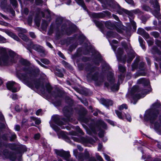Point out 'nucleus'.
Listing matches in <instances>:
<instances>
[{"mask_svg":"<svg viewBox=\"0 0 161 161\" xmlns=\"http://www.w3.org/2000/svg\"><path fill=\"white\" fill-rule=\"evenodd\" d=\"M51 126L56 131L59 132L58 135L59 138H62L67 142L70 143V140L69 136L70 135V133H68L66 132L60 131V129L56 125H55L52 123L50 124Z\"/></svg>","mask_w":161,"mask_h":161,"instance_id":"obj_1","label":"nucleus"},{"mask_svg":"<svg viewBox=\"0 0 161 161\" xmlns=\"http://www.w3.org/2000/svg\"><path fill=\"white\" fill-rule=\"evenodd\" d=\"M1 50L3 52V55L0 57V65H6L12 63L13 57H9L6 54L4 48H2Z\"/></svg>","mask_w":161,"mask_h":161,"instance_id":"obj_2","label":"nucleus"},{"mask_svg":"<svg viewBox=\"0 0 161 161\" xmlns=\"http://www.w3.org/2000/svg\"><path fill=\"white\" fill-rule=\"evenodd\" d=\"M158 114V113H155L152 111L147 110L146 112L145 116L152 121V120L155 119L157 117Z\"/></svg>","mask_w":161,"mask_h":161,"instance_id":"obj_3","label":"nucleus"},{"mask_svg":"<svg viewBox=\"0 0 161 161\" xmlns=\"http://www.w3.org/2000/svg\"><path fill=\"white\" fill-rule=\"evenodd\" d=\"M151 4L153 5L154 8H156L157 9L156 10L154 11L153 12V14L157 17L159 14V11L160 10L158 2L157 0H154V2L153 1H151Z\"/></svg>","mask_w":161,"mask_h":161,"instance_id":"obj_4","label":"nucleus"},{"mask_svg":"<svg viewBox=\"0 0 161 161\" xmlns=\"http://www.w3.org/2000/svg\"><path fill=\"white\" fill-rule=\"evenodd\" d=\"M16 84L13 81H9L7 83V88L11 90L13 92H16L17 89L14 87Z\"/></svg>","mask_w":161,"mask_h":161,"instance_id":"obj_5","label":"nucleus"},{"mask_svg":"<svg viewBox=\"0 0 161 161\" xmlns=\"http://www.w3.org/2000/svg\"><path fill=\"white\" fill-rule=\"evenodd\" d=\"M55 152L57 155L64 158H66L69 155V152H66L63 150H56Z\"/></svg>","mask_w":161,"mask_h":161,"instance_id":"obj_6","label":"nucleus"},{"mask_svg":"<svg viewBox=\"0 0 161 161\" xmlns=\"http://www.w3.org/2000/svg\"><path fill=\"white\" fill-rule=\"evenodd\" d=\"M119 13L120 14H122L124 13H125L127 14L129 16L131 17H132L133 15V12H132V10L129 11L124 8L120 9Z\"/></svg>","mask_w":161,"mask_h":161,"instance_id":"obj_7","label":"nucleus"},{"mask_svg":"<svg viewBox=\"0 0 161 161\" xmlns=\"http://www.w3.org/2000/svg\"><path fill=\"white\" fill-rule=\"evenodd\" d=\"M52 119L54 122L59 126H60L62 125H66V123L68 122L67 121L64 123H63L61 122H60L59 121V117L58 115H54L52 117Z\"/></svg>","mask_w":161,"mask_h":161,"instance_id":"obj_8","label":"nucleus"},{"mask_svg":"<svg viewBox=\"0 0 161 161\" xmlns=\"http://www.w3.org/2000/svg\"><path fill=\"white\" fill-rule=\"evenodd\" d=\"M70 108L69 107H65L63 109V112L65 116H66L68 118V120L69 121V116L70 114Z\"/></svg>","mask_w":161,"mask_h":161,"instance_id":"obj_9","label":"nucleus"},{"mask_svg":"<svg viewBox=\"0 0 161 161\" xmlns=\"http://www.w3.org/2000/svg\"><path fill=\"white\" fill-rule=\"evenodd\" d=\"M33 48L36 51L41 53H44V50L43 47L38 45H35L33 47Z\"/></svg>","mask_w":161,"mask_h":161,"instance_id":"obj_10","label":"nucleus"},{"mask_svg":"<svg viewBox=\"0 0 161 161\" xmlns=\"http://www.w3.org/2000/svg\"><path fill=\"white\" fill-rule=\"evenodd\" d=\"M102 103L103 104L107 106L111 105L113 104L112 101L108 100H106L104 99H102Z\"/></svg>","mask_w":161,"mask_h":161,"instance_id":"obj_11","label":"nucleus"},{"mask_svg":"<svg viewBox=\"0 0 161 161\" xmlns=\"http://www.w3.org/2000/svg\"><path fill=\"white\" fill-rule=\"evenodd\" d=\"M152 52L154 54H157L160 56V58L159 59H157V60H161V52L156 47H154L152 49Z\"/></svg>","mask_w":161,"mask_h":161,"instance_id":"obj_12","label":"nucleus"},{"mask_svg":"<svg viewBox=\"0 0 161 161\" xmlns=\"http://www.w3.org/2000/svg\"><path fill=\"white\" fill-rule=\"evenodd\" d=\"M17 76L20 80H29L28 78V74L23 75L20 74H17Z\"/></svg>","mask_w":161,"mask_h":161,"instance_id":"obj_13","label":"nucleus"},{"mask_svg":"<svg viewBox=\"0 0 161 161\" xmlns=\"http://www.w3.org/2000/svg\"><path fill=\"white\" fill-rule=\"evenodd\" d=\"M7 34L8 35L10 36L11 37L14 39L16 40L17 41H19V38L18 37L15 35H14L13 33L9 31H7L6 32Z\"/></svg>","mask_w":161,"mask_h":161,"instance_id":"obj_14","label":"nucleus"},{"mask_svg":"<svg viewBox=\"0 0 161 161\" xmlns=\"http://www.w3.org/2000/svg\"><path fill=\"white\" fill-rule=\"evenodd\" d=\"M113 76V74L112 73H110L108 77V80L112 83H113L114 80V79Z\"/></svg>","mask_w":161,"mask_h":161,"instance_id":"obj_15","label":"nucleus"},{"mask_svg":"<svg viewBox=\"0 0 161 161\" xmlns=\"http://www.w3.org/2000/svg\"><path fill=\"white\" fill-rule=\"evenodd\" d=\"M107 35L108 37H115L117 36L116 33H114L112 31H110L107 32Z\"/></svg>","mask_w":161,"mask_h":161,"instance_id":"obj_16","label":"nucleus"},{"mask_svg":"<svg viewBox=\"0 0 161 161\" xmlns=\"http://www.w3.org/2000/svg\"><path fill=\"white\" fill-rule=\"evenodd\" d=\"M141 97H140L138 96H136L135 97L132 96V98L133 100L132 101L131 103H133L134 104H135L136 103L137 100Z\"/></svg>","mask_w":161,"mask_h":161,"instance_id":"obj_17","label":"nucleus"},{"mask_svg":"<svg viewBox=\"0 0 161 161\" xmlns=\"http://www.w3.org/2000/svg\"><path fill=\"white\" fill-rule=\"evenodd\" d=\"M146 81L147 82V84H148L149 83V81H147V80H146L144 79V78H142L138 80L137 82L139 84H145Z\"/></svg>","mask_w":161,"mask_h":161,"instance_id":"obj_18","label":"nucleus"},{"mask_svg":"<svg viewBox=\"0 0 161 161\" xmlns=\"http://www.w3.org/2000/svg\"><path fill=\"white\" fill-rule=\"evenodd\" d=\"M145 32L144 30L142 28H139L137 31V33L142 36Z\"/></svg>","mask_w":161,"mask_h":161,"instance_id":"obj_19","label":"nucleus"},{"mask_svg":"<svg viewBox=\"0 0 161 161\" xmlns=\"http://www.w3.org/2000/svg\"><path fill=\"white\" fill-rule=\"evenodd\" d=\"M123 51L121 48H119L118 50L117 53H116L117 57L118 58L119 57L121 54H123Z\"/></svg>","mask_w":161,"mask_h":161,"instance_id":"obj_20","label":"nucleus"},{"mask_svg":"<svg viewBox=\"0 0 161 161\" xmlns=\"http://www.w3.org/2000/svg\"><path fill=\"white\" fill-rule=\"evenodd\" d=\"M19 36L22 39L25 41H27L28 40V38L27 36L23 34H19Z\"/></svg>","mask_w":161,"mask_h":161,"instance_id":"obj_21","label":"nucleus"},{"mask_svg":"<svg viewBox=\"0 0 161 161\" xmlns=\"http://www.w3.org/2000/svg\"><path fill=\"white\" fill-rule=\"evenodd\" d=\"M31 119L32 120L35 121V123L36 124H39L41 123V120L39 119H37L34 117H31Z\"/></svg>","mask_w":161,"mask_h":161,"instance_id":"obj_22","label":"nucleus"},{"mask_svg":"<svg viewBox=\"0 0 161 161\" xmlns=\"http://www.w3.org/2000/svg\"><path fill=\"white\" fill-rule=\"evenodd\" d=\"M47 22L46 21H43L42 25V29L44 30H46L47 28Z\"/></svg>","mask_w":161,"mask_h":161,"instance_id":"obj_23","label":"nucleus"},{"mask_svg":"<svg viewBox=\"0 0 161 161\" xmlns=\"http://www.w3.org/2000/svg\"><path fill=\"white\" fill-rule=\"evenodd\" d=\"M129 59L127 60V61L128 63H130L134 58V56L132 54H130L128 55Z\"/></svg>","mask_w":161,"mask_h":161,"instance_id":"obj_24","label":"nucleus"},{"mask_svg":"<svg viewBox=\"0 0 161 161\" xmlns=\"http://www.w3.org/2000/svg\"><path fill=\"white\" fill-rule=\"evenodd\" d=\"M133 14H141L142 12L140 10L138 9H137L132 10Z\"/></svg>","mask_w":161,"mask_h":161,"instance_id":"obj_25","label":"nucleus"},{"mask_svg":"<svg viewBox=\"0 0 161 161\" xmlns=\"http://www.w3.org/2000/svg\"><path fill=\"white\" fill-rule=\"evenodd\" d=\"M78 3L81 5L84 9H86V7L84 4V2L82 0H79Z\"/></svg>","mask_w":161,"mask_h":161,"instance_id":"obj_26","label":"nucleus"},{"mask_svg":"<svg viewBox=\"0 0 161 161\" xmlns=\"http://www.w3.org/2000/svg\"><path fill=\"white\" fill-rule=\"evenodd\" d=\"M127 105L125 104H123L121 106H120L119 107V109L120 110H122L124 108H125L126 109H127Z\"/></svg>","mask_w":161,"mask_h":161,"instance_id":"obj_27","label":"nucleus"},{"mask_svg":"<svg viewBox=\"0 0 161 161\" xmlns=\"http://www.w3.org/2000/svg\"><path fill=\"white\" fill-rule=\"evenodd\" d=\"M92 80L95 81H97L98 80L99 78H98L97 74H95V75L92 76Z\"/></svg>","mask_w":161,"mask_h":161,"instance_id":"obj_28","label":"nucleus"},{"mask_svg":"<svg viewBox=\"0 0 161 161\" xmlns=\"http://www.w3.org/2000/svg\"><path fill=\"white\" fill-rule=\"evenodd\" d=\"M115 112H116V113L117 114V115L119 119H123V117L121 116V113L120 112L117 110H116Z\"/></svg>","mask_w":161,"mask_h":161,"instance_id":"obj_29","label":"nucleus"},{"mask_svg":"<svg viewBox=\"0 0 161 161\" xmlns=\"http://www.w3.org/2000/svg\"><path fill=\"white\" fill-rule=\"evenodd\" d=\"M119 89L118 86L117 85H114L111 88V90L113 91H117Z\"/></svg>","mask_w":161,"mask_h":161,"instance_id":"obj_30","label":"nucleus"},{"mask_svg":"<svg viewBox=\"0 0 161 161\" xmlns=\"http://www.w3.org/2000/svg\"><path fill=\"white\" fill-rule=\"evenodd\" d=\"M41 61L42 63L46 64H47L49 63V61L46 59H42Z\"/></svg>","mask_w":161,"mask_h":161,"instance_id":"obj_31","label":"nucleus"},{"mask_svg":"<svg viewBox=\"0 0 161 161\" xmlns=\"http://www.w3.org/2000/svg\"><path fill=\"white\" fill-rule=\"evenodd\" d=\"M119 71L121 72H123L125 71V68L123 66L119 65Z\"/></svg>","mask_w":161,"mask_h":161,"instance_id":"obj_32","label":"nucleus"},{"mask_svg":"<svg viewBox=\"0 0 161 161\" xmlns=\"http://www.w3.org/2000/svg\"><path fill=\"white\" fill-rule=\"evenodd\" d=\"M125 117L127 120L129 121H130L131 120V118L130 115L128 114L127 113L126 114H125Z\"/></svg>","mask_w":161,"mask_h":161,"instance_id":"obj_33","label":"nucleus"},{"mask_svg":"<svg viewBox=\"0 0 161 161\" xmlns=\"http://www.w3.org/2000/svg\"><path fill=\"white\" fill-rule=\"evenodd\" d=\"M143 9L145 10L148 11L150 10V8L149 7L145 5H144L142 7Z\"/></svg>","mask_w":161,"mask_h":161,"instance_id":"obj_34","label":"nucleus"},{"mask_svg":"<svg viewBox=\"0 0 161 161\" xmlns=\"http://www.w3.org/2000/svg\"><path fill=\"white\" fill-rule=\"evenodd\" d=\"M151 34L154 36L155 37H158L159 36L158 33L156 32H152L151 33Z\"/></svg>","mask_w":161,"mask_h":161,"instance_id":"obj_35","label":"nucleus"},{"mask_svg":"<svg viewBox=\"0 0 161 161\" xmlns=\"http://www.w3.org/2000/svg\"><path fill=\"white\" fill-rule=\"evenodd\" d=\"M142 36L146 39H148L149 37V34L146 32Z\"/></svg>","mask_w":161,"mask_h":161,"instance_id":"obj_36","label":"nucleus"},{"mask_svg":"<svg viewBox=\"0 0 161 161\" xmlns=\"http://www.w3.org/2000/svg\"><path fill=\"white\" fill-rule=\"evenodd\" d=\"M105 157V158L108 161H111L110 158L109 157L108 155L106 154L105 153H103Z\"/></svg>","mask_w":161,"mask_h":161,"instance_id":"obj_37","label":"nucleus"},{"mask_svg":"<svg viewBox=\"0 0 161 161\" xmlns=\"http://www.w3.org/2000/svg\"><path fill=\"white\" fill-rule=\"evenodd\" d=\"M59 56L63 59H65V57L64 55L60 51H58V53Z\"/></svg>","mask_w":161,"mask_h":161,"instance_id":"obj_38","label":"nucleus"},{"mask_svg":"<svg viewBox=\"0 0 161 161\" xmlns=\"http://www.w3.org/2000/svg\"><path fill=\"white\" fill-rule=\"evenodd\" d=\"M93 17L94 18H100V16L98 14L93 13L92 14Z\"/></svg>","mask_w":161,"mask_h":161,"instance_id":"obj_39","label":"nucleus"},{"mask_svg":"<svg viewBox=\"0 0 161 161\" xmlns=\"http://www.w3.org/2000/svg\"><path fill=\"white\" fill-rule=\"evenodd\" d=\"M95 24L97 27H101L102 25V23L99 21L96 22Z\"/></svg>","mask_w":161,"mask_h":161,"instance_id":"obj_40","label":"nucleus"},{"mask_svg":"<svg viewBox=\"0 0 161 161\" xmlns=\"http://www.w3.org/2000/svg\"><path fill=\"white\" fill-rule=\"evenodd\" d=\"M101 123V125L102 126V127L104 128H106V125L102 121H100Z\"/></svg>","mask_w":161,"mask_h":161,"instance_id":"obj_41","label":"nucleus"},{"mask_svg":"<svg viewBox=\"0 0 161 161\" xmlns=\"http://www.w3.org/2000/svg\"><path fill=\"white\" fill-rule=\"evenodd\" d=\"M47 88L48 92L50 93L52 89L51 86L50 85H47Z\"/></svg>","mask_w":161,"mask_h":161,"instance_id":"obj_42","label":"nucleus"},{"mask_svg":"<svg viewBox=\"0 0 161 161\" xmlns=\"http://www.w3.org/2000/svg\"><path fill=\"white\" fill-rule=\"evenodd\" d=\"M62 64L63 65H64L65 67H67L69 65V64H68L67 62L64 61H62Z\"/></svg>","mask_w":161,"mask_h":161,"instance_id":"obj_43","label":"nucleus"},{"mask_svg":"<svg viewBox=\"0 0 161 161\" xmlns=\"http://www.w3.org/2000/svg\"><path fill=\"white\" fill-rule=\"evenodd\" d=\"M11 3L14 5L15 6L17 4L16 0H10Z\"/></svg>","mask_w":161,"mask_h":161,"instance_id":"obj_44","label":"nucleus"},{"mask_svg":"<svg viewBox=\"0 0 161 161\" xmlns=\"http://www.w3.org/2000/svg\"><path fill=\"white\" fill-rule=\"evenodd\" d=\"M125 1L128 3L131 4H133V1L132 0H125Z\"/></svg>","mask_w":161,"mask_h":161,"instance_id":"obj_45","label":"nucleus"},{"mask_svg":"<svg viewBox=\"0 0 161 161\" xmlns=\"http://www.w3.org/2000/svg\"><path fill=\"white\" fill-rule=\"evenodd\" d=\"M40 136V134H37L35 135L34 136V138L35 140H37L39 138Z\"/></svg>","mask_w":161,"mask_h":161,"instance_id":"obj_46","label":"nucleus"},{"mask_svg":"<svg viewBox=\"0 0 161 161\" xmlns=\"http://www.w3.org/2000/svg\"><path fill=\"white\" fill-rule=\"evenodd\" d=\"M73 29H74V30H75L77 29V27L75 25L71 24V32L72 31Z\"/></svg>","mask_w":161,"mask_h":161,"instance_id":"obj_47","label":"nucleus"},{"mask_svg":"<svg viewBox=\"0 0 161 161\" xmlns=\"http://www.w3.org/2000/svg\"><path fill=\"white\" fill-rule=\"evenodd\" d=\"M10 159L11 160L14 161L16 159V157L14 155H13L10 157Z\"/></svg>","mask_w":161,"mask_h":161,"instance_id":"obj_48","label":"nucleus"},{"mask_svg":"<svg viewBox=\"0 0 161 161\" xmlns=\"http://www.w3.org/2000/svg\"><path fill=\"white\" fill-rule=\"evenodd\" d=\"M30 36L32 38H35L36 37V36L34 33L33 32H30Z\"/></svg>","mask_w":161,"mask_h":161,"instance_id":"obj_49","label":"nucleus"},{"mask_svg":"<svg viewBox=\"0 0 161 161\" xmlns=\"http://www.w3.org/2000/svg\"><path fill=\"white\" fill-rule=\"evenodd\" d=\"M35 23L37 26L39 27V26L40 23L39 20H35Z\"/></svg>","mask_w":161,"mask_h":161,"instance_id":"obj_50","label":"nucleus"},{"mask_svg":"<svg viewBox=\"0 0 161 161\" xmlns=\"http://www.w3.org/2000/svg\"><path fill=\"white\" fill-rule=\"evenodd\" d=\"M15 109L17 111L19 112L20 110V108L18 106H16L15 107Z\"/></svg>","mask_w":161,"mask_h":161,"instance_id":"obj_51","label":"nucleus"},{"mask_svg":"<svg viewBox=\"0 0 161 161\" xmlns=\"http://www.w3.org/2000/svg\"><path fill=\"white\" fill-rule=\"evenodd\" d=\"M104 132L103 131H100L99 133V136L100 137H102L103 136Z\"/></svg>","mask_w":161,"mask_h":161,"instance_id":"obj_52","label":"nucleus"},{"mask_svg":"<svg viewBox=\"0 0 161 161\" xmlns=\"http://www.w3.org/2000/svg\"><path fill=\"white\" fill-rule=\"evenodd\" d=\"M81 102L84 104V105L86 106H87L88 105V103L86 100H85L84 101H81Z\"/></svg>","mask_w":161,"mask_h":161,"instance_id":"obj_53","label":"nucleus"},{"mask_svg":"<svg viewBox=\"0 0 161 161\" xmlns=\"http://www.w3.org/2000/svg\"><path fill=\"white\" fill-rule=\"evenodd\" d=\"M20 30L21 31V32L20 34H22V33H25L27 32V30L25 29L20 28Z\"/></svg>","mask_w":161,"mask_h":161,"instance_id":"obj_54","label":"nucleus"},{"mask_svg":"<svg viewBox=\"0 0 161 161\" xmlns=\"http://www.w3.org/2000/svg\"><path fill=\"white\" fill-rule=\"evenodd\" d=\"M20 127L18 125H16L15 126V130L16 131H19L20 129Z\"/></svg>","mask_w":161,"mask_h":161,"instance_id":"obj_55","label":"nucleus"},{"mask_svg":"<svg viewBox=\"0 0 161 161\" xmlns=\"http://www.w3.org/2000/svg\"><path fill=\"white\" fill-rule=\"evenodd\" d=\"M42 110L41 109H39L37 110V111L36 112V114L37 115H39L40 114Z\"/></svg>","mask_w":161,"mask_h":161,"instance_id":"obj_56","label":"nucleus"},{"mask_svg":"<svg viewBox=\"0 0 161 161\" xmlns=\"http://www.w3.org/2000/svg\"><path fill=\"white\" fill-rule=\"evenodd\" d=\"M97 158L98 160L101 161H102L103 160V159L102 157L99 155H97Z\"/></svg>","mask_w":161,"mask_h":161,"instance_id":"obj_57","label":"nucleus"},{"mask_svg":"<svg viewBox=\"0 0 161 161\" xmlns=\"http://www.w3.org/2000/svg\"><path fill=\"white\" fill-rule=\"evenodd\" d=\"M107 121L112 125H114V123L113 121L109 120H108Z\"/></svg>","mask_w":161,"mask_h":161,"instance_id":"obj_58","label":"nucleus"},{"mask_svg":"<svg viewBox=\"0 0 161 161\" xmlns=\"http://www.w3.org/2000/svg\"><path fill=\"white\" fill-rule=\"evenodd\" d=\"M139 42L140 44H142V43H143V41L142 38H139Z\"/></svg>","mask_w":161,"mask_h":161,"instance_id":"obj_59","label":"nucleus"},{"mask_svg":"<svg viewBox=\"0 0 161 161\" xmlns=\"http://www.w3.org/2000/svg\"><path fill=\"white\" fill-rule=\"evenodd\" d=\"M148 44L150 45H152L153 43V41L152 40L147 41Z\"/></svg>","mask_w":161,"mask_h":161,"instance_id":"obj_60","label":"nucleus"},{"mask_svg":"<svg viewBox=\"0 0 161 161\" xmlns=\"http://www.w3.org/2000/svg\"><path fill=\"white\" fill-rule=\"evenodd\" d=\"M47 45L51 48H52L53 47L51 44L49 42L46 43Z\"/></svg>","mask_w":161,"mask_h":161,"instance_id":"obj_61","label":"nucleus"},{"mask_svg":"<svg viewBox=\"0 0 161 161\" xmlns=\"http://www.w3.org/2000/svg\"><path fill=\"white\" fill-rule=\"evenodd\" d=\"M36 62L37 63L41 66L42 67H44V65L42 64L39 60H36Z\"/></svg>","mask_w":161,"mask_h":161,"instance_id":"obj_62","label":"nucleus"},{"mask_svg":"<svg viewBox=\"0 0 161 161\" xmlns=\"http://www.w3.org/2000/svg\"><path fill=\"white\" fill-rule=\"evenodd\" d=\"M114 18L116 20H118L119 19V18L117 16L114 14H113V15Z\"/></svg>","mask_w":161,"mask_h":161,"instance_id":"obj_63","label":"nucleus"},{"mask_svg":"<svg viewBox=\"0 0 161 161\" xmlns=\"http://www.w3.org/2000/svg\"><path fill=\"white\" fill-rule=\"evenodd\" d=\"M102 146L101 144H99L98 145V150H100L102 148Z\"/></svg>","mask_w":161,"mask_h":161,"instance_id":"obj_64","label":"nucleus"}]
</instances>
